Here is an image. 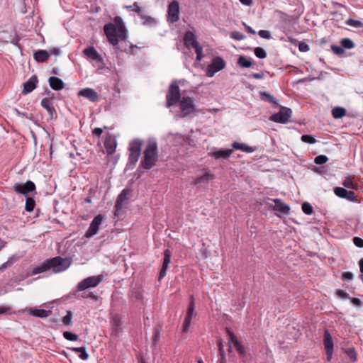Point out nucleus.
I'll use <instances>...</instances> for the list:
<instances>
[{
    "mask_svg": "<svg viewBox=\"0 0 363 363\" xmlns=\"http://www.w3.org/2000/svg\"><path fill=\"white\" fill-rule=\"evenodd\" d=\"M114 24L108 23L104 27V33L107 40L116 48H118L119 40H126L127 29L120 16L114 18Z\"/></svg>",
    "mask_w": 363,
    "mask_h": 363,
    "instance_id": "1",
    "label": "nucleus"
},
{
    "mask_svg": "<svg viewBox=\"0 0 363 363\" xmlns=\"http://www.w3.org/2000/svg\"><path fill=\"white\" fill-rule=\"evenodd\" d=\"M70 264L69 259L55 257L45 260L40 266L35 267L32 270V274L35 275L50 269H52L54 273H59L66 270Z\"/></svg>",
    "mask_w": 363,
    "mask_h": 363,
    "instance_id": "2",
    "label": "nucleus"
},
{
    "mask_svg": "<svg viewBox=\"0 0 363 363\" xmlns=\"http://www.w3.org/2000/svg\"><path fill=\"white\" fill-rule=\"evenodd\" d=\"M158 160L157 143L155 140L147 141L143 152V157L140 161V167L145 170L152 169Z\"/></svg>",
    "mask_w": 363,
    "mask_h": 363,
    "instance_id": "3",
    "label": "nucleus"
},
{
    "mask_svg": "<svg viewBox=\"0 0 363 363\" xmlns=\"http://www.w3.org/2000/svg\"><path fill=\"white\" fill-rule=\"evenodd\" d=\"M144 140L136 138L130 142L128 145L129 156L127 168L133 169L137 164L142 152Z\"/></svg>",
    "mask_w": 363,
    "mask_h": 363,
    "instance_id": "4",
    "label": "nucleus"
},
{
    "mask_svg": "<svg viewBox=\"0 0 363 363\" xmlns=\"http://www.w3.org/2000/svg\"><path fill=\"white\" fill-rule=\"evenodd\" d=\"M180 89L176 82H172L166 94V106L170 108L179 103L181 100Z\"/></svg>",
    "mask_w": 363,
    "mask_h": 363,
    "instance_id": "5",
    "label": "nucleus"
},
{
    "mask_svg": "<svg viewBox=\"0 0 363 363\" xmlns=\"http://www.w3.org/2000/svg\"><path fill=\"white\" fill-rule=\"evenodd\" d=\"M182 117H186L196 111L194 99L189 96H183L179 101Z\"/></svg>",
    "mask_w": 363,
    "mask_h": 363,
    "instance_id": "6",
    "label": "nucleus"
},
{
    "mask_svg": "<svg viewBox=\"0 0 363 363\" xmlns=\"http://www.w3.org/2000/svg\"><path fill=\"white\" fill-rule=\"evenodd\" d=\"M292 111L291 108L281 106L280 111L272 114L269 117V120L276 123H286L289 121V118L291 116Z\"/></svg>",
    "mask_w": 363,
    "mask_h": 363,
    "instance_id": "7",
    "label": "nucleus"
},
{
    "mask_svg": "<svg viewBox=\"0 0 363 363\" xmlns=\"http://www.w3.org/2000/svg\"><path fill=\"white\" fill-rule=\"evenodd\" d=\"M225 62L220 57H216L212 62L207 67L206 76L212 77L216 72L222 70L225 67Z\"/></svg>",
    "mask_w": 363,
    "mask_h": 363,
    "instance_id": "8",
    "label": "nucleus"
},
{
    "mask_svg": "<svg viewBox=\"0 0 363 363\" xmlns=\"http://www.w3.org/2000/svg\"><path fill=\"white\" fill-rule=\"evenodd\" d=\"M103 281L101 275L89 277L78 284L79 291H85L89 288L96 287Z\"/></svg>",
    "mask_w": 363,
    "mask_h": 363,
    "instance_id": "9",
    "label": "nucleus"
},
{
    "mask_svg": "<svg viewBox=\"0 0 363 363\" xmlns=\"http://www.w3.org/2000/svg\"><path fill=\"white\" fill-rule=\"evenodd\" d=\"M103 219L104 217L101 214H99L94 217V218L93 219L90 224L89 229L85 233L86 238H89L98 233L99 230V226L101 224Z\"/></svg>",
    "mask_w": 363,
    "mask_h": 363,
    "instance_id": "10",
    "label": "nucleus"
},
{
    "mask_svg": "<svg viewBox=\"0 0 363 363\" xmlns=\"http://www.w3.org/2000/svg\"><path fill=\"white\" fill-rule=\"evenodd\" d=\"M194 316H196L195 303L193 296H191V301L183 324V332H186L188 330L189 328L191 325V319Z\"/></svg>",
    "mask_w": 363,
    "mask_h": 363,
    "instance_id": "11",
    "label": "nucleus"
},
{
    "mask_svg": "<svg viewBox=\"0 0 363 363\" xmlns=\"http://www.w3.org/2000/svg\"><path fill=\"white\" fill-rule=\"evenodd\" d=\"M13 189L16 193L26 195L35 190V185L31 181H28L24 184L16 183L13 185Z\"/></svg>",
    "mask_w": 363,
    "mask_h": 363,
    "instance_id": "12",
    "label": "nucleus"
},
{
    "mask_svg": "<svg viewBox=\"0 0 363 363\" xmlns=\"http://www.w3.org/2000/svg\"><path fill=\"white\" fill-rule=\"evenodd\" d=\"M168 20L171 23H175L179 19V6L177 1H172L168 6Z\"/></svg>",
    "mask_w": 363,
    "mask_h": 363,
    "instance_id": "13",
    "label": "nucleus"
},
{
    "mask_svg": "<svg viewBox=\"0 0 363 363\" xmlns=\"http://www.w3.org/2000/svg\"><path fill=\"white\" fill-rule=\"evenodd\" d=\"M323 345L327 355V360L330 361L333 352V341L330 333L327 329L324 331Z\"/></svg>",
    "mask_w": 363,
    "mask_h": 363,
    "instance_id": "14",
    "label": "nucleus"
},
{
    "mask_svg": "<svg viewBox=\"0 0 363 363\" xmlns=\"http://www.w3.org/2000/svg\"><path fill=\"white\" fill-rule=\"evenodd\" d=\"M41 106L47 110L50 119L57 118V111L53 106L52 97L44 98L42 99Z\"/></svg>",
    "mask_w": 363,
    "mask_h": 363,
    "instance_id": "15",
    "label": "nucleus"
},
{
    "mask_svg": "<svg viewBox=\"0 0 363 363\" xmlns=\"http://www.w3.org/2000/svg\"><path fill=\"white\" fill-rule=\"evenodd\" d=\"M78 95L89 99L91 102H96L99 99L98 93L91 88H84L81 89L79 91Z\"/></svg>",
    "mask_w": 363,
    "mask_h": 363,
    "instance_id": "16",
    "label": "nucleus"
},
{
    "mask_svg": "<svg viewBox=\"0 0 363 363\" xmlns=\"http://www.w3.org/2000/svg\"><path fill=\"white\" fill-rule=\"evenodd\" d=\"M171 256L172 253L169 249H167L164 251V259L162 267L160 272L159 281H160L166 275L167 269L171 262Z\"/></svg>",
    "mask_w": 363,
    "mask_h": 363,
    "instance_id": "17",
    "label": "nucleus"
},
{
    "mask_svg": "<svg viewBox=\"0 0 363 363\" xmlns=\"http://www.w3.org/2000/svg\"><path fill=\"white\" fill-rule=\"evenodd\" d=\"M38 82V77L35 75L32 76L28 80L23 83L22 94H27L33 91Z\"/></svg>",
    "mask_w": 363,
    "mask_h": 363,
    "instance_id": "18",
    "label": "nucleus"
},
{
    "mask_svg": "<svg viewBox=\"0 0 363 363\" xmlns=\"http://www.w3.org/2000/svg\"><path fill=\"white\" fill-rule=\"evenodd\" d=\"M272 201L274 202L275 205L272 206V205H269V207L274 211L281 212L284 214H287L290 211L289 206L286 205V203H283L281 199H272Z\"/></svg>",
    "mask_w": 363,
    "mask_h": 363,
    "instance_id": "19",
    "label": "nucleus"
},
{
    "mask_svg": "<svg viewBox=\"0 0 363 363\" xmlns=\"http://www.w3.org/2000/svg\"><path fill=\"white\" fill-rule=\"evenodd\" d=\"M130 193V190L128 189H124L121 193L118 195L116 203V211L118 212L121 211L124 205L125 201L128 199V196Z\"/></svg>",
    "mask_w": 363,
    "mask_h": 363,
    "instance_id": "20",
    "label": "nucleus"
},
{
    "mask_svg": "<svg viewBox=\"0 0 363 363\" xmlns=\"http://www.w3.org/2000/svg\"><path fill=\"white\" fill-rule=\"evenodd\" d=\"M233 150L228 149V150H214L209 153V155L212 157H214L216 160L218 159H223V160H228L230 156L232 155Z\"/></svg>",
    "mask_w": 363,
    "mask_h": 363,
    "instance_id": "21",
    "label": "nucleus"
},
{
    "mask_svg": "<svg viewBox=\"0 0 363 363\" xmlns=\"http://www.w3.org/2000/svg\"><path fill=\"white\" fill-rule=\"evenodd\" d=\"M48 82L50 88L56 91L62 90L65 86L64 82L57 77H50Z\"/></svg>",
    "mask_w": 363,
    "mask_h": 363,
    "instance_id": "22",
    "label": "nucleus"
},
{
    "mask_svg": "<svg viewBox=\"0 0 363 363\" xmlns=\"http://www.w3.org/2000/svg\"><path fill=\"white\" fill-rule=\"evenodd\" d=\"M83 52L84 55H86L88 58L94 60L96 62H100L102 60V57L94 47H89L86 49H84Z\"/></svg>",
    "mask_w": 363,
    "mask_h": 363,
    "instance_id": "23",
    "label": "nucleus"
},
{
    "mask_svg": "<svg viewBox=\"0 0 363 363\" xmlns=\"http://www.w3.org/2000/svg\"><path fill=\"white\" fill-rule=\"evenodd\" d=\"M30 315L38 317V318H46L51 314V311H47L44 309H37L34 308H30L28 310Z\"/></svg>",
    "mask_w": 363,
    "mask_h": 363,
    "instance_id": "24",
    "label": "nucleus"
},
{
    "mask_svg": "<svg viewBox=\"0 0 363 363\" xmlns=\"http://www.w3.org/2000/svg\"><path fill=\"white\" fill-rule=\"evenodd\" d=\"M214 179V175L211 174L210 172H206L201 177L196 178L194 180L195 185H203L207 184L210 180H213Z\"/></svg>",
    "mask_w": 363,
    "mask_h": 363,
    "instance_id": "25",
    "label": "nucleus"
},
{
    "mask_svg": "<svg viewBox=\"0 0 363 363\" xmlns=\"http://www.w3.org/2000/svg\"><path fill=\"white\" fill-rule=\"evenodd\" d=\"M111 325H112V334L116 336L118 335V333L121 330V318L116 315L113 317L111 320Z\"/></svg>",
    "mask_w": 363,
    "mask_h": 363,
    "instance_id": "26",
    "label": "nucleus"
},
{
    "mask_svg": "<svg viewBox=\"0 0 363 363\" xmlns=\"http://www.w3.org/2000/svg\"><path fill=\"white\" fill-rule=\"evenodd\" d=\"M49 57V52L44 50H39L33 54L34 59L38 62H46L48 60Z\"/></svg>",
    "mask_w": 363,
    "mask_h": 363,
    "instance_id": "27",
    "label": "nucleus"
},
{
    "mask_svg": "<svg viewBox=\"0 0 363 363\" xmlns=\"http://www.w3.org/2000/svg\"><path fill=\"white\" fill-rule=\"evenodd\" d=\"M184 43L186 46L191 45L195 47V43L199 44L194 37V34L191 31H187L184 37Z\"/></svg>",
    "mask_w": 363,
    "mask_h": 363,
    "instance_id": "28",
    "label": "nucleus"
},
{
    "mask_svg": "<svg viewBox=\"0 0 363 363\" xmlns=\"http://www.w3.org/2000/svg\"><path fill=\"white\" fill-rule=\"evenodd\" d=\"M217 345L220 353V359H218L217 363H226L225 352L224 350V346L221 338L218 339Z\"/></svg>",
    "mask_w": 363,
    "mask_h": 363,
    "instance_id": "29",
    "label": "nucleus"
},
{
    "mask_svg": "<svg viewBox=\"0 0 363 363\" xmlns=\"http://www.w3.org/2000/svg\"><path fill=\"white\" fill-rule=\"evenodd\" d=\"M68 350H70L76 353L80 354L79 357L83 360H86L89 358V354L86 352V350L85 347H68Z\"/></svg>",
    "mask_w": 363,
    "mask_h": 363,
    "instance_id": "30",
    "label": "nucleus"
},
{
    "mask_svg": "<svg viewBox=\"0 0 363 363\" xmlns=\"http://www.w3.org/2000/svg\"><path fill=\"white\" fill-rule=\"evenodd\" d=\"M105 148L108 154L113 153L116 147V141L113 139H106L104 143Z\"/></svg>",
    "mask_w": 363,
    "mask_h": 363,
    "instance_id": "31",
    "label": "nucleus"
},
{
    "mask_svg": "<svg viewBox=\"0 0 363 363\" xmlns=\"http://www.w3.org/2000/svg\"><path fill=\"white\" fill-rule=\"evenodd\" d=\"M332 115L334 118L339 119L346 115V110L345 108L337 106L333 108Z\"/></svg>",
    "mask_w": 363,
    "mask_h": 363,
    "instance_id": "32",
    "label": "nucleus"
},
{
    "mask_svg": "<svg viewBox=\"0 0 363 363\" xmlns=\"http://www.w3.org/2000/svg\"><path fill=\"white\" fill-rule=\"evenodd\" d=\"M261 99L264 101H267L272 104H277L278 101L270 94L266 91H260L259 92Z\"/></svg>",
    "mask_w": 363,
    "mask_h": 363,
    "instance_id": "33",
    "label": "nucleus"
},
{
    "mask_svg": "<svg viewBox=\"0 0 363 363\" xmlns=\"http://www.w3.org/2000/svg\"><path fill=\"white\" fill-rule=\"evenodd\" d=\"M128 9H131L133 11L136 12L142 18L152 19L151 17H147L143 15L144 9L140 8L137 2H135L133 5L127 6Z\"/></svg>",
    "mask_w": 363,
    "mask_h": 363,
    "instance_id": "34",
    "label": "nucleus"
},
{
    "mask_svg": "<svg viewBox=\"0 0 363 363\" xmlns=\"http://www.w3.org/2000/svg\"><path fill=\"white\" fill-rule=\"evenodd\" d=\"M233 147L235 150H240L245 152H252L254 151V149L252 147L244 143H234L233 144Z\"/></svg>",
    "mask_w": 363,
    "mask_h": 363,
    "instance_id": "35",
    "label": "nucleus"
},
{
    "mask_svg": "<svg viewBox=\"0 0 363 363\" xmlns=\"http://www.w3.org/2000/svg\"><path fill=\"white\" fill-rule=\"evenodd\" d=\"M238 65L244 68L250 67L252 62L245 56L240 55L238 60Z\"/></svg>",
    "mask_w": 363,
    "mask_h": 363,
    "instance_id": "36",
    "label": "nucleus"
},
{
    "mask_svg": "<svg viewBox=\"0 0 363 363\" xmlns=\"http://www.w3.org/2000/svg\"><path fill=\"white\" fill-rule=\"evenodd\" d=\"M16 261L17 257L15 255L11 256L6 262L0 266V272L13 265Z\"/></svg>",
    "mask_w": 363,
    "mask_h": 363,
    "instance_id": "37",
    "label": "nucleus"
},
{
    "mask_svg": "<svg viewBox=\"0 0 363 363\" xmlns=\"http://www.w3.org/2000/svg\"><path fill=\"white\" fill-rule=\"evenodd\" d=\"M35 201L31 197H28L26 201L25 209L28 212H32L35 208Z\"/></svg>",
    "mask_w": 363,
    "mask_h": 363,
    "instance_id": "38",
    "label": "nucleus"
},
{
    "mask_svg": "<svg viewBox=\"0 0 363 363\" xmlns=\"http://www.w3.org/2000/svg\"><path fill=\"white\" fill-rule=\"evenodd\" d=\"M342 47L345 49H352L354 47L353 41L350 38H343L340 41Z\"/></svg>",
    "mask_w": 363,
    "mask_h": 363,
    "instance_id": "39",
    "label": "nucleus"
},
{
    "mask_svg": "<svg viewBox=\"0 0 363 363\" xmlns=\"http://www.w3.org/2000/svg\"><path fill=\"white\" fill-rule=\"evenodd\" d=\"M255 55L259 59H264L267 57L266 51L259 47H257L254 50Z\"/></svg>",
    "mask_w": 363,
    "mask_h": 363,
    "instance_id": "40",
    "label": "nucleus"
},
{
    "mask_svg": "<svg viewBox=\"0 0 363 363\" xmlns=\"http://www.w3.org/2000/svg\"><path fill=\"white\" fill-rule=\"evenodd\" d=\"M301 208L303 213H306V215H311L313 213V206L309 203L304 202L302 204Z\"/></svg>",
    "mask_w": 363,
    "mask_h": 363,
    "instance_id": "41",
    "label": "nucleus"
},
{
    "mask_svg": "<svg viewBox=\"0 0 363 363\" xmlns=\"http://www.w3.org/2000/svg\"><path fill=\"white\" fill-rule=\"evenodd\" d=\"M64 337L69 341H76L78 339V335L70 331H65L63 333Z\"/></svg>",
    "mask_w": 363,
    "mask_h": 363,
    "instance_id": "42",
    "label": "nucleus"
},
{
    "mask_svg": "<svg viewBox=\"0 0 363 363\" xmlns=\"http://www.w3.org/2000/svg\"><path fill=\"white\" fill-rule=\"evenodd\" d=\"M347 192V190L342 187H335L334 189V193L335 194V195L342 199H345Z\"/></svg>",
    "mask_w": 363,
    "mask_h": 363,
    "instance_id": "43",
    "label": "nucleus"
},
{
    "mask_svg": "<svg viewBox=\"0 0 363 363\" xmlns=\"http://www.w3.org/2000/svg\"><path fill=\"white\" fill-rule=\"evenodd\" d=\"M194 48L195 49V52L196 53V60L201 61L203 57L202 47L199 44L195 43V47Z\"/></svg>",
    "mask_w": 363,
    "mask_h": 363,
    "instance_id": "44",
    "label": "nucleus"
},
{
    "mask_svg": "<svg viewBox=\"0 0 363 363\" xmlns=\"http://www.w3.org/2000/svg\"><path fill=\"white\" fill-rule=\"evenodd\" d=\"M226 332L229 336V344L233 343L235 345H236V342H239L236 335L234 334L233 331H231L229 328H226Z\"/></svg>",
    "mask_w": 363,
    "mask_h": 363,
    "instance_id": "45",
    "label": "nucleus"
},
{
    "mask_svg": "<svg viewBox=\"0 0 363 363\" xmlns=\"http://www.w3.org/2000/svg\"><path fill=\"white\" fill-rule=\"evenodd\" d=\"M301 140L309 144H314L316 142L315 138L312 135H303Z\"/></svg>",
    "mask_w": 363,
    "mask_h": 363,
    "instance_id": "46",
    "label": "nucleus"
},
{
    "mask_svg": "<svg viewBox=\"0 0 363 363\" xmlns=\"http://www.w3.org/2000/svg\"><path fill=\"white\" fill-rule=\"evenodd\" d=\"M72 313L71 311L67 312L66 315L63 318L62 322L65 325H72Z\"/></svg>",
    "mask_w": 363,
    "mask_h": 363,
    "instance_id": "47",
    "label": "nucleus"
},
{
    "mask_svg": "<svg viewBox=\"0 0 363 363\" xmlns=\"http://www.w3.org/2000/svg\"><path fill=\"white\" fill-rule=\"evenodd\" d=\"M230 38L236 40H242L245 38V35L239 31H233L230 33Z\"/></svg>",
    "mask_w": 363,
    "mask_h": 363,
    "instance_id": "48",
    "label": "nucleus"
},
{
    "mask_svg": "<svg viewBox=\"0 0 363 363\" xmlns=\"http://www.w3.org/2000/svg\"><path fill=\"white\" fill-rule=\"evenodd\" d=\"M328 158L327 157V156L320 155L315 157L314 162L317 164H323L326 163L328 162Z\"/></svg>",
    "mask_w": 363,
    "mask_h": 363,
    "instance_id": "49",
    "label": "nucleus"
},
{
    "mask_svg": "<svg viewBox=\"0 0 363 363\" xmlns=\"http://www.w3.org/2000/svg\"><path fill=\"white\" fill-rule=\"evenodd\" d=\"M234 346L238 350L240 357H244L246 356V351L245 350V347L240 342H236V345H235Z\"/></svg>",
    "mask_w": 363,
    "mask_h": 363,
    "instance_id": "50",
    "label": "nucleus"
},
{
    "mask_svg": "<svg viewBox=\"0 0 363 363\" xmlns=\"http://www.w3.org/2000/svg\"><path fill=\"white\" fill-rule=\"evenodd\" d=\"M331 50H333V52L337 55H342L343 52H344V49L341 46H337V45H331Z\"/></svg>",
    "mask_w": 363,
    "mask_h": 363,
    "instance_id": "51",
    "label": "nucleus"
},
{
    "mask_svg": "<svg viewBox=\"0 0 363 363\" xmlns=\"http://www.w3.org/2000/svg\"><path fill=\"white\" fill-rule=\"evenodd\" d=\"M346 23L349 26L356 27V28L360 27L362 25V23L361 21H357V20H354L352 18L348 19L346 21Z\"/></svg>",
    "mask_w": 363,
    "mask_h": 363,
    "instance_id": "52",
    "label": "nucleus"
},
{
    "mask_svg": "<svg viewBox=\"0 0 363 363\" xmlns=\"http://www.w3.org/2000/svg\"><path fill=\"white\" fill-rule=\"evenodd\" d=\"M345 199H346L350 201H357L354 192L352 191H347Z\"/></svg>",
    "mask_w": 363,
    "mask_h": 363,
    "instance_id": "53",
    "label": "nucleus"
},
{
    "mask_svg": "<svg viewBox=\"0 0 363 363\" xmlns=\"http://www.w3.org/2000/svg\"><path fill=\"white\" fill-rule=\"evenodd\" d=\"M258 35L262 38H265V39H269L271 38V34L269 33V31L268 30H261L258 32Z\"/></svg>",
    "mask_w": 363,
    "mask_h": 363,
    "instance_id": "54",
    "label": "nucleus"
},
{
    "mask_svg": "<svg viewBox=\"0 0 363 363\" xmlns=\"http://www.w3.org/2000/svg\"><path fill=\"white\" fill-rule=\"evenodd\" d=\"M342 184L347 187V188H350V189H354V185L352 181V179L350 178H346Z\"/></svg>",
    "mask_w": 363,
    "mask_h": 363,
    "instance_id": "55",
    "label": "nucleus"
},
{
    "mask_svg": "<svg viewBox=\"0 0 363 363\" xmlns=\"http://www.w3.org/2000/svg\"><path fill=\"white\" fill-rule=\"evenodd\" d=\"M354 278V275L352 272H344L342 274V279L344 280V281H351Z\"/></svg>",
    "mask_w": 363,
    "mask_h": 363,
    "instance_id": "56",
    "label": "nucleus"
},
{
    "mask_svg": "<svg viewBox=\"0 0 363 363\" xmlns=\"http://www.w3.org/2000/svg\"><path fill=\"white\" fill-rule=\"evenodd\" d=\"M354 244L358 247H363V239L359 237H354L353 239Z\"/></svg>",
    "mask_w": 363,
    "mask_h": 363,
    "instance_id": "57",
    "label": "nucleus"
},
{
    "mask_svg": "<svg viewBox=\"0 0 363 363\" xmlns=\"http://www.w3.org/2000/svg\"><path fill=\"white\" fill-rule=\"evenodd\" d=\"M346 353L352 361L356 360V353L354 349L350 348L346 351Z\"/></svg>",
    "mask_w": 363,
    "mask_h": 363,
    "instance_id": "58",
    "label": "nucleus"
},
{
    "mask_svg": "<svg viewBox=\"0 0 363 363\" xmlns=\"http://www.w3.org/2000/svg\"><path fill=\"white\" fill-rule=\"evenodd\" d=\"M160 331L157 329L155 330L154 335L152 337V344L154 345H156V344L157 343V342L160 339Z\"/></svg>",
    "mask_w": 363,
    "mask_h": 363,
    "instance_id": "59",
    "label": "nucleus"
},
{
    "mask_svg": "<svg viewBox=\"0 0 363 363\" xmlns=\"http://www.w3.org/2000/svg\"><path fill=\"white\" fill-rule=\"evenodd\" d=\"M337 295L339 297L342 298H349V299L350 298V297L349 296V294L344 290H341V289L337 290Z\"/></svg>",
    "mask_w": 363,
    "mask_h": 363,
    "instance_id": "60",
    "label": "nucleus"
},
{
    "mask_svg": "<svg viewBox=\"0 0 363 363\" xmlns=\"http://www.w3.org/2000/svg\"><path fill=\"white\" fill-rule=\"evenodd\" d=\"M298 49L301 52H307L309 50V46L304 43H300L298 45Z\"/></svg>",
    "mask_w": 363,
    "mask_h": 363,
    "instance_id": "61",
    "label": "nucleus"
},
{
    "mask_svg": "<svg viewBox=\"0 0 363 363\" xmlns=\"http://www.w3.org/2000/svg\"><path fill=\"white\" fill-rule=\"evenodd\" d=\"M351 302L357 306H359L362 304V301L358 298H350Z\"/></svg>",
    "mask_w": 363,
    "mask_h": 363,
    "instance_id": "62",
    "label": "nucleus"
},
{
    "mask_svg": "<svg viewBox=\"0 0 363 363\" xmlns=\"http://www.w3.org/2000/svg\"><path fill=\"white\" fill-rule=\"evenodd\" d=\"M243 26H245L246 30L250 33V34H252V35H255L256 34V31L252 29L250 26H249L248 25H247L245 23H242Z\"/></svg>",
    "mask_w": 363,
    "mask_h": 363,
    "instance_id": "63",
    "label": "nucleus"
},
{
    "mask_svg": "<svg viewBox=\"0 0 363 363\" xmlns=\"http://www.w3.org/2000/svg\"><path fill=\"white\" fill-rule=\"evenodd\" d=\"M103 133V130L101 128H96L93 130L92 133L95 135L100 136Z\"/></svg>",
    "mask_w": 363,
    "mask_h": 363,
    "instance_id": "64",
    "label": "nucleus"
}]
</instances>
